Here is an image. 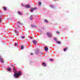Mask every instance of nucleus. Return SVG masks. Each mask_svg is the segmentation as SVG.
I'll use <instances>...</instances> for the list:
<instances>
[{
	"label": "nucleus",
	"instance_id": "cd10ccee",
	"mask_svg": "<svg viewBox=\"0 0 80 80\" xmlns=\"http://www.w3.org/2000/svg\"><path fill=\"white\" fill-rule=\"evenodd\" d=\"M51 7H53V5H51Z\"/></svg>",
	"mask_w": 80,
	"mask_h": 80
},
{
	"label": "nucleus",
	"instance_id": "c85d7f7f",
	"mask_svg": "<svg viewBox=\"0 0 80 80\" xmlns=\"http://www.w3.org/2000/svg\"><path fill=\"white\" fill-rule=\"evenodd\" d=\"M15 32L16 33H18V32H17L16 31H15Z\"/></svg>",
	"mask_w": 80,
	"mask_h": 80
},
{
	"label": "nucleus",
	"instance_id": "20e7f679",
	"mask_svg": "<svg viewBox=\"0 0 80 80\" xmlns=\"http://www.w3.org/2000/svg\"><path fill=\"white\" fill-rule=\"evenodd\" d=\"M0 60L1 61L2 63H4V61L3 60V58H0Z\"/></svg>",
	"mask_w": 80,
	"mask_h": 80
},
{
	"label": "nucleus",
	"instance_id": "7c9ffc66",
	"mask_svg": "<svg viewBox=\"0 0 80 80\" xmlns=\"http://www.w3.org/2000/svg\"><path fill=\"white\" fill-rule=\"evenodd\" d=\"M0 58H1V56L0 55Z\"/></svg>",
	"mask_w": 80,
	"mask_h": 80
},
{
	"label": "nucleus",
	"instance_id": "9b49d317",
	"mask_svg": "<svg viewBox=\"0 0 80 80\" xmlns=\"http://www.w3.org/2000/svg\"><path fill=\"white\" fill-rule=\"evenodd\" d=\"M3 8V10H4L5 11H6V10H7V8H6V7H4Z\"/></svg>",
	"mask_w": 80,
	"mask_h": 80
},
{
	"label": "nucleus",
	"instance_id": "2f4dec72",
	"mask_svg": "<svg viewBox=\"0 0 80 80\" xmlns=\"http://www.w3.org/2000/svg\"><path fill=\"white\" fill-rule=\"evenodd\" d=\"M33 26V25H31V26L32 27Z\"/></svg>",
	"mask_w": 80,
	"mask_h": 80
},
{
	"label": "nucleus",
	"instance_id": "f704fd0d",
	"mask_svg": "<svg viewBox=\"0 0 80 80\" xmlns=\"http://www.w3.org/2000/svg\"><path fill=\"white\" fill-rule=\"evenodd\" d=\"M1 13V12H0V14Z\"/></svg>",
	"mask_w": 80,
	"mask_h": 80
},
{
	"label": "nucleus",
	"instance_id": "423d86ee",
	"mask_svg": "<svg viewBox=\"0 0 80 80\" xmlns=\"http://www.w3.org/2000/svg\"><path fill=\"white\" fill-rule=\"evenodd\" d=\"M45 51H47L48 50V48H47V47H45Z\"/></svg>",
	"mask_w": 80,
	"mask_h": 80
},
{
	"label": "nucleus",
	"instance_id": "ddd939ff",
	"mask_svg": "<svg viewBox=\"0 0 80 80\" xmlns=\"http://www.w3.org/2000/svg\"><path fill=\"white\" fill-rule=\"evenodd\" d=\"M7 70H12V69H11V68H8L7 69Z\"/></svg>",
	"mask_w": 80,
	"mask_h": 80
},
{
	"label": "nucleus",
	"instance_id": "f03ea898",
	"mask_svg": "<svg viewBox=\"0 0 80 80\" xmlns=\"http://www.w3.org/2000/svg\"><path fill=\"white\" fill-rule=\"evenodd\" d=\"M24 7L26 8H29L30 7V5L28 4L27 5H25V6H24Z\"/></svg>",
	"mask_w": 80,
	"mask_h": 80
},
{
	"label": "nucleus",
	"instance_id": "e433bc0d",
	"mask_svg": "<svg viewBox=\"0 0 80 80\" xmlns=\"http://www.w3.org/2000/svg\"><path fill=\"white\" fill-rule=\"evenodd\" d=\"M1 16H2V15L1 14Z\"/></svg>",
	"mask_w": 80,
	"mask_h": 80
},
{
	"label": "nucleus",
	"instance_id": "a878e982",
	"mask_svg": "<svg viewBox=\"0 0 80 80\" xmlns=\"http://www.w3.org/2000/svg\"><path fill=\"white\" fill-rule=\"evenodd\" d=\"M30 55H33V53H30Z\"/></svg>",
	"mask_w": 80,
	"mask_h": 80
},
{
	"label": "nucleus",
	"instance_id": "f257e3e1",
	"mask_svg": "<svg viewBox=\"0 0 80 80\" xmlns=\"http://www.w3.org/2000/svg\"><path fill=\"white\" fill-rule=\"evenodd\" d=\"M47 35L48 36V37L49 38H52L53 37V36H52V33H51L50 32H48L47 33Z\"/></svg>",
	"mask_w": 80,
	"mask_h": 80
},
{
	"label": "nucleus",
	"instance_id": "b1692460",
	"mask_svg": "<svg viewBox=\"0 0 80 80\" xmlns=\"http://www.w3.org/2000/svg\"><path fill=\"white\" fill-rule=\"evenodd\" d=\"M13 70H15V67H13Z\"/></svg>",
	"mask_w": 80,
	"mask_h": 80
},
{
	"label": "nucleus",
	"instance_id": "2eb2a0df",
	"mask_svg": "<svg viewBox=\"0 0 80 80\" xmlns=\"http://www.w3.org/2000/svg\"><path fill=\"white\" fill-rule=\"evenodd\" d=\"M45 22L46 23H48V20H47L46 19H45Z\"/></svg>",
	"mask_w": 80,
	"mask_h": 80
},
{
	"label": "nucleus",
	"instance_id": "bb28decb",
	"mask_svg": "<svg viewBox=\"0 0 80 80\" xmlns=\"http://www.w3.org/2000/svg\"><path fill=\"white\" fill-rule=\"evenodd\" d=\"M12 67H14V65H11Z\"/></svg>",
	"mask_w": 80,
	"mask_h": 80
},
{
	"label": "nucleus",
	"instance_id": "dca6fc26",
	"mask_svg": "<svg viewBox=\"0 0 80 80\" xmlns=\"http://www.w3.org/2000/svg\"><path fill=\"white\" fill-rule=\"evenodd\" d=\"M18 24H21V22L20 21L17 22Z\"/></svg>",
	"mask_w": 80,
	"mask_h": 80
},
{
	"label": "nucleus",
	"instance_id": "0eeeda50",
	"mask_svg": "<svg viewBox=\"0 0 80 80\" xmlns=\"http://www.w3.org/2000/svg\"><path fill=\"white\" fill-rule=\"evenodd\" d=\"M56 43H58V44H60V43H61V42L60 41H56Z\"/></svg>",
	"mask_w": 80,
	"mask_h": 80
},
{
	"label": "nucleus",
	"instance_id": "1a4fd4ad",
	"mask_svg": "<svg viewBox=\"0 0 80 80\" xmlns=\"http://www.w3.org/2000/svg\"><path fill=\"white\" fill-rule=\"evenodd\" d=\"M67 49H68L67 48H64V50H63L65 52L66 51V50H67Z\"/></svg>",
	"mask_w": 80,
	"mask_h": 80
},
{
	"label": "nucleus",
	"instance_id": "c9c22d12",
	"mask_svg": "<svg viewBox=\"0 0 80 80\" xmlns=\"http://www.w3.org/2000/svg\"><path fill=\"white\" fill-rule=\"evenodd\" d=\"M30 17H32V15H31V16Z\"/></svg>",
	"mask_w": 80,
	"mask_h": 80
},
{
	"label": "nucleus",
	"instance_id": "5701e85b",
	"mask_svg": "<svg viewBox=\"0 0 80 80\" xmlns=\"http://www.w3.org/2000/svg\"><path fill=\"white\" fill-rule=\"evenodd\" d=\"M22 38H25V36L21 37Z\"/></svg>",
	"mask_w": 80,
	"mask_h": 80
},
{
	"label": "nucleus",
	"instance_id": "a211bd4d",
	"mask_svg": "<svg viewBox=\"0 0 80 80\" xmlns=\"http://www.w3.org/2000/svg\"><path fill=\"white\" fill-rule=\"evenodd\" d=\"M31 12H33V8H31Z\"/></svg>",
	"mask_w": 80,
	"mask_h": 80
},
{
	"label": "nucleus",
	"instance_id": "c756f323",
	"mask_svg": "<svg viewBox=\"0 0 80 80\" xmlns=\"http://www.w3.org/2000/svg\"><path fill=\"white\" fill-rule=\"evenodd\" d=\"M30 38H31V39H32V37H31Z\"/></svg>",
	"mask_w": 80,
	"mask_h": 80
},
{
	"label": "nucleus",
	"instance_id": "f3484780",
	"mask_svg": "<svg viewBox=\"0 0 80 80\" xmlns=\"http://www.w3.org/2000/svg\"><path fill=\"white\" fill-rule=\"evenodd\" d=\"M24 48V47H23V46H21V49H23V48Z\"/></svg>",
	"mask_w": 80,
	"mask_h": 80
},
{
	"label": "nucleus",
	"instance_id": "4be33fe9",
	"mask_svg": "<svg viewBox=\"0 0 80 80\" xmlns=\"http://www.w3.org/2000/svg\"><path fill=\"white\" fill-rule=\"evenodd\" d=\"M56 33H57V34H59L60 33V32H59L58 31H57L56 32Z\"/></svg>",
	"mask_w": 80,
	"mask_h": 80
},
{
	"label": "nucleus",
	"instance_id": "9d476101",
	"mask_svg": "<svg viewBox=\"0 0 80 80\" xmlns=\"http://www.w3.org/2000/svg\"><path fill=\"white\" fill-rule=\"evenodd\" d=\"M18 14H19V15H22V13L20 12L19 11H18Z\"/></svg>",
	"mask_w": 80,
	"mask_h": 80
},
{
	"label": "nucleus",
	"instance_id": "473e14b6",
	"mask_svg": "<svg viewBox=\"0 0 80 80\" xmlns=\"http://www.w3.org/2000/svg\"><path fill=\"white\" fill-rule=\"evenodd\" d=\"M50 60H52V59H50Z\"/></svg>",
	"mask_w": 80,
	"mask_h": 80
},
{
	"label": "nucleus",
	"instance_id": "39448f33",
	"mask_svg": "<svg viewBox=\"0 0 80 80\" xmlns=\"http://www.w3.org/2000/svg\"><path fill=\"white\" fill-rule=\"evenodd\" d=\"M42 65L44 67H47V64L45 62H43Z\"/></svg>",
	"mask_w": 80,
	"mask_h": 80
},
{
	"label": "nucleus",
	"instance_id": "6e6552de",
	"mask_svg": "<svg viewBox=\"0 0 80 80\" xmlns=\"http://www.w3.org/2000/svg\"><path fill=\"white\" fill-rule=\"evenodd\" d=\"M38 3L39 5V6H41V5H42V2H41L39 1Z\"/></svg>",
	"mask_w": 80,
	"mask_h": 80
},
{
	"label": "nucleus",
	"instance_id": "f8f14e48",
	"mask_svg": "<svg viewBox=\"0 0 80 80\" xmlns=\"http://www.w3.org/2000/svg\"><path fill=\"white\" fill-rule=\"evenodd\" d=\"M2 22V16H0V23Z\"/></svg>",
	"mask_w": 80,
	"mask_h": 80
},
{
	"label": "nucleus",
	"instance_id": "7ed1b4c3",
	"mask_svg": "<svg viewBox=\"0 0 80 80\" xmlns=\"http://www.w3.org/2000/svg\"><path fill=\"white\" fill-rule=\"evenodd\" d=\"M32 42H33V43H34V45H37V41H36V40H33V41H32Z\"/></svg>",
	"mask_w": 80,
	"mask_h": 80
},
{
	"label": "nucleus",
	"instance_id": "72a5a7b5",
	"mask_svg": "<svg viewBox=\"0 0 80 80\" xmlns=\"http://www.w3.org/2000/svg\"><path fill=\"white\" fill-rule=\"evenodd\" d=\"M54 1H56V0H54Z\"/></svg>",
	"mask_w": 80,
	"mask_h": 80
},
{
	"label": "nucleus",
	"instance_id": "4468645a",
	"mask_svg": "<svg viewBox=\"0 0 80 80\" xmlns=\"http://www.w3.org/2000/svg\"><path fill=\"white\" fill-rule=\"evenodd\" d=\"M39 52H38V51L37 50V51H36V54H37V55H38V53H39Z\"/></svg>",
	"mask_w": 80,
	"mask_h": 80
},
{
	"label": "nucleus",
	"instance_id": "412c9836",
	"mask_svg": "<svg viewBox=\"0 0 80 80\" xmlns=\"http://www.w3.org/2000/svg\"><path fill=\"white\" fill-rule=\"evenodd\" d=\"M18 45V43H15V46L16 47H17V45Z\"/></svg>",
	"mask_w": 80,
	"mask_h": 80
},
{
	"label": "nucleus",
	"instance_id": "6ab92c4d",
	"mask_svg": "<svg viewBox=\"0 0 80 80\" xmlns=\"http://www.w3.org/2000/svg\"><path fill=\"white\" fill-rule=\"evenodd\" d=\"M54 40H55V41H56V42H57V38H54Z\"/></svg>",
	"mask_w": 80,
	"mask_h": 80
},
{
	"label": "nucleus",
	"instance_id": "393cba45",
	"mask_svg": "<svg viewBox=\"0 0 80 80\" xmlns=\"http://www.w3.org/2000/svg\"><path fill=\"white\" fill-rule=\"evenodd\" d=\"M22 6H24L25 4H24L22 3Z\"/></svg>",
	"mask_w": 80,
	"mask_h": 80
},
{
	"label": "nucleus",
	"instance_id": "aec40b11",
	"mask_svg": "<svg viewBox=\"0 0 80 80\" xmlns=\"http://www.w3.org/2000/svg\"><path fill=\"white\" fill-rule=\"evenodd\" d=\"M37 8H33V10H37Z\"/></svg>",
	"mask_w": 80,
	"mask_h": 80
}]
</instances>
